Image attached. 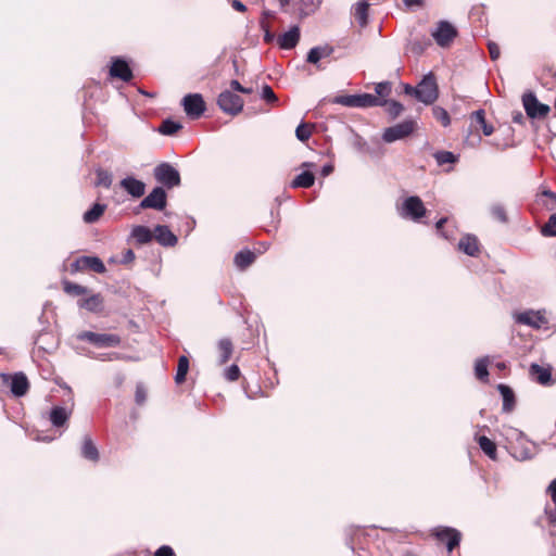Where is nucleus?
<instances>
[{
    "label": "nucleus",
    "instance_id": "4468645a",
    "mask_svg": "<svg viewBox=\"0 0 556 556\" xmlns=\"http://www.w3.org/2000/svg\"><path fill=\"white\" fill-rule=\"evenodd\" d=\"M433 534L439 541L446 543L448 552H452L460 541V533L456 529L448 527L438 528Z\"/></svg>",
    "mask_w": 556,
    "mask_h": 556
},
{
    "label": "nucleus",
    "instance_id": "5701e85b",
    "mask_svg": "<svg viewBox=\"0 0 556 556\" xmlns=\"http://www.w3.org/2000/svg\"><path fill=\"white\" fill-rule=\"evenodd\" d=\"M497 390L500 391L503 397V412L510 413L515 408V394L513 390L503 383L497 386Z\"/></svg>",
    "mask_w": 556,
    "mask_h": 556
},
{
    "label": "nucleus",
    "instance_id": "a18cd8bd",
    "mask_svg": "<svg viewBox=\"0 0 556 556\" xmlns=\"http://www.w3.org/2000/svg\"><path fill=\"white\" fill-rule=\"evenodd\" d=\"M295 136L301 142L307 141L312 136V128L307 124H300L295 129Z\"/></svg>",
    "mask_w": 556,
    "mask_h": 556
},
{
    "label": "nucleus",
    "instance_id": "680f3d73",
    "mask_svg": "<svg viewBox=\"0 0 556 556\" xmlns=\"http://www.w3.org/2000/svg\"><path fill=\"white\" fill-rule=\"evenodd\" d=\"M545 514L547 516L549 523L556 525V507H555V510H552V509L548 510L547 508H545Z\"/></svg>",
    "mask_w": 556,
    "mask_h": 556
},
{
    "label": "nucleus",
    "instance_id": "ddd939ff",
    "mask_svg": "<svg viewBox=\"0 0 556 556\" xmlns=\"http://www.w3.org/2000/svg\"><path fill=\"white\" fill-rule=\"evenodd\" d=\"M110 76L113 78H118L125 83L130 81L134 77L132 71L128 63L122 58H114L112 60Z\"/></svg>",
    "mask_w": 556,
    "mask_h": 556
},
{
    "label": "nucleus",
    "instance_id": "423d86ee",
    "mask_svg": "<svg viewBox=\"0 0 556 556\" xmlns=\"http://www.w3.org/2000/svg\"><path fill=\"white\" fill-rule=\"evenodd\" d=\"M416 129V122L413 119H406L394 126L388 127L382 134V140L387 143H392L397 140H402L410 136Z\"/></svg>",
    "mask_w": 556,
    "mask_h": 556
},
{
    "label": "nucleus",
    "instance_id": "7ed1b4c3",
    "mask_svg": "<svg viewBox=\"0 0 556 556\" xmlns=\"http://www.w3.org/2000/svg\"><path fill=\"white\" fill-rule=\"evenodd\" d=\"M334 103L348 108L382 106V100L370 93L338 96L334 99Z\"/></svg>",
    "mask_w": 556,
    "mask_h": 556
},
{
    "label": "nucleus",
    "instance_id": "ea45409f",
    "mask_svg": "<svg viewBox=\"0 0 556 556\" xmlns=\"http://www.w3.org/2000/svg\"><path fill=\"white\" fill-rule=\"evenodd\" d=\"M382 105H387V112L392 118L397 117L404 111L403 104L395 100H382Z\"/></svg>",
    "mask_w": 556,
    "mask_h": 556
},
{
    "label": "nucleus",
    "instance_id": "9d476101",
    "mask_svg": "<svg viewBox=\"0 0 556 556\" xmlns=\"http://www.w3.org/2000/svg\"><path fill=\"white\" fill-rule=\"evenodd\" d=\"M181 104L187 116L192 119L201 117L206 110L204 99L200 93L186 94L182 98Z\"/></svg>",
    "mask_w": 556,
    "mask_h": 556
},
{
    "label": "nucleus",
    "instance_id": "603ef678",
    "mask_svg": "<svg viewBox=\"0 0 556 556\" xmlns=\"http://www.w3.org/2000/svg\"><path fill=\"white\" fill-rule=\"evenodd\" d=\"M225 377L229 381H236L240 377V369L237 365L232 364L225 372Z\"/></svg>",
    "mask_w": 556,
    "mask_h": 556
},
{
    "label": "nucleus",
    "instance_id": "e2e57ef3",
    "mask_svg": "<svg viewBox=\"0 0 556 556\" xmlns=\"http://www.w3.org/2000/svg\"><path fill=\"white\" fill-rule=\"evenodd\" d=\"M513 122L516 124H523V122H525L523 114L520 111L514 112L513 113Z\"/></svg>",
    "mask_w": 556,
    "mask_h": 556
},
{
    "label": "nucleus",
    "instance_id": "6ab92c4d",
    "mask_svg": "<svg viewBox=\"0 0 556 556\" xmlns=\"http://www.w3.org/2000/svg\"><path fill=\"white\" fill-rule=\"evenodd\" d=\"M29 382L25 374L16 372L11 378L10 389L13 395L21 397L28 391Z\"/></svg>",
    "mask_w": 556,
    "mask_h": 556
},
{
    "label": "nucleus",
    "instance_id": "72a5a7b5",
    "mask_svg": "<svg viewBox=\"0 0 556 556\" xmlns=\"http://www.w3.org/2000/svg\"><path fill=\"white\" fill-rule=\"evenodd\" d=\"M181 128H182V125L179 122L173 121L170 118H166L160 125L159 132L162 135H165V136H173Z\"/></svg>",
    "mask_w": 556,
    "mask_h": 556
},
{
    "label": "nucleus",
    "instance_id": "0eeeda50",
    "mask_svg": "<svg viewBox=\"0 0 556 556\" xmlns=\"http://www.w3.org/2000/svg\"><path fill=\"white\" fill-rule=\"evenodd\" d=\"M426 207L421 199L417 195H410L406 198L399 208V214L402 217L410 218L415 222L419 220L426 215Z\"/></svg>",
    "mask_w": 556,
    "mask_h": 556
},
{
    "label": "nucleus",
    "instance_id": "de8ad7c7",
    "mask_svg": "<svg viewBox=\"0 0 556 556\" xmlns=\"http://www.w3.org/2000/svg\"><path fill=\"white\" fill-rule=\"evenodd\" d=\"M261 96L267 103H276L278 101L275 92L268 85L263 86Z\"/></svg>",
    "mask_w": 556,
    "mask_h": 556
},
{
    "label": "nucleus",
    "instance_id": "f8f14e48",
    "mask_svg": "<svg viewBox=\"0 0 556 556\" xmlns=\"http://www.w3.org/2000/svg\"><path fill=\"white\" fill-rule=\"evenodd\" d=\"M73 270L90 269L97 274L105 273L104 263L98 256H80L72 264Z\"/></svg>",
    "mask_w": 556,
    "mask_h": 556
},
{
    "label": "nucleus",
    "instance_id": "79ce46f5",
    "mask_svg": "<svg viewBox=\"0 0 556 556\" xmlns=\"http://www.w3.org/2000/svg\"><path fill=\"white\" fill-rule=\"evenodd\" d=\"M63 289L67 294L75 296L83 295L88 292V289L86 287L71 281H65Z\"/></svg>",
    "mask_w": 556,
    "mask_h": 556
},
{
    "label": "nucleus",
    "instance_id": "338daca9",
    "mask_svg": "<svg viewBox=\"0 0 556 556\" xmlns=\"http://www.w3.org/2000/svg\"><path fill=\"white\" fill-rule=\"evenodd\" d=\"M333 172V166L331 164H326L321 168V176L327 177Z\"/></svg>",
    "mask_w": 556,
    "mask_h": 556
},
{
    "label": "nucleus",
    "instance_id": "7c9ffc66",
    "mask_svg": "<svg viewBox=\"0 0 556 556\" xmlns=\"http://www.w3.org/2000/svg\"><path fill=\"white\" fill-rule=\"evenodd\" d=\"M105 210L106 204L94 203L90 210L84 213L83 219L86 224H93L99 220Z\"/></svg>",
    "mask_w": 556,
    "mask_h": 556
},
{
    "label": "nucleus",
    "instance_id": "2eb2a0df",
    "mask_svg": "<svg viewBox=\"0 0 556 556\" xmlns=\"http://www.w3.org/2000/svg\"><path fill=\"white\" fill-rule=\"evenodd\" d=\"M515 320L518 324L527 325L532 328L539 329L543 324H546V318L540 313L534 311H526L515 315Z\"/></svg>",
    "mask_w": 556,
    "mask_h": 556
},
{
    "label": "nucleus",
    "instance_id": "aec40b11",
    "mask_svg": "<svg viewBox=\"0 0 556 556\" xmlns=\"http://www.w3.org/2000/svg\"><path fill=\"white\" fill-rule=\"evenodd\" d=\"M458 248L469 256H477L479 253V241L476 236L466 235L460 239Z\"/></svg>",
    "mask_w": 556,
    "mask_h": 556
},
{
    "label": "nucleus",
    "instance_id": "2f4dec72",
    "mask_svg": "<svg viewBox=\"0 0 556 556\" xmlns=\"http://www.w3.org/2000/svg\"><path fill=\"white\" fill-rule=\"evenodd\" d=\"M255 261V254L250 250H242L235 255V264L239 269H245Z\"/></svg>",
    "mask_w": 556,
    "mask_h": 556
},
{
    "label": "nucleus",
    "instance_id": "8fccbe9b",
    "mask_svg": "<svg viewBox=\"0 0 556 556\" xmlns=\"http://www.w3.org/2000/svg\"><path fill=\"white\" fill-rule=\"evenodd\" d=\"M260 25H261L262 30L264 31V37H263L264 41L266 43H271L275 40L276 36H275V34H273L270 31L269 25L264 21H261Z\"/></svg>",
    "mask_w": 556,
    "mask_h": 556
},
{
    "label": "nucleus",
    "instance_id": "393cba45",
    "mask_svg": "<svg viewBox=\"0 0 556 556\" xmlns=\"http://www.w3.org/2000/svg\"><path fill=\"white\" fill-rule=\"evenodd\" d=\"M71 415V412L65 407L55 406L50 412V421L54 427H62L66 424Z\"/></svg>",
    "mask_w": 556,
    "mask_h": 556
},
{
    "label": "nucleus",
    "instance_id": "49530a36",
    "mask_svg": "<svg viewBox=\"0 0 556 556\" xmlns=\"http://www.w3.org/2000/svg\"><path fill=\"white\" fill-rule=\"evenodd\" d=\"M491 215L493 218L497 219L501 223H507V215L504 206L502 204H494L491 206Z\"/></svg>",
    "mask_w": 556,
    "mask_h": 556
},
{
    "label": "nucleus",
    "instance_id": "774afa93",
    "mask_svg": "<svg viewBox=\"0 0 556 556\" xmlns=\"http://www.w3.org/2000/svg\"><path fill=\"white\" fill-rule=\"evenodd\" d=\"M412 51L415 53H421L424 51V47L419 42H413Z\"/></svg>",
    "mask_w": 556,
    "mask_h": 556
},
{
    "label": "nucleus",
    "instance_id": "f704fd0d",
    "mask_svg": "<svg viewBox=\"0 0 556 556\" xmlns=\"http://www.w3.org/2000/svg\"><path fill=\"white\" fill-rule=\"evenodd\" d=\"M321 0H298L301 16H308L320 5Z\"/></svg>",
    "mask_w": 556,
    "mask_h": 556
},
{
    "label": "nucleus",
    "instance_id": "58836bf2",
    "mask_svg": "<svg viewBox=\"0 0 556 556\" xmlns=\"http://www.w3.org/2000/svg\"><path fill=\"white\" fill-rule=\"evenodd\" d=\"M96 174H97L96 186H102L106 189H109L112 186L113 176L110 172L102 169V168H98L96 170Z\"/></svg>",
    "mask_w": 556,
    "mask_h": 556
},
{
    "label": "nucleus",
    "instance_id": "e433bc0d",
    "mask_svg": "<svg viewBox=\"0 0 556 556\" xmlns=\"http://www.w3.org/2000/svg\"><path fill=\"white\" fill-rule=\"evenodd\" d=\"M188 370H189V359L187 356L181 355L178 359L177 372L175 376V382L177 384H180L186 380Z\"/></svg>",
    "mask_w": 556,
    "mask_h": 556
},
{
    "label": "nucleus",
    "instance_id": "a211bd4d",
    "mask_svg": "<svg viewBox=\"0 0 556 556\" xmlns=\"http://www.w3.org/2000/svg\"><path fill=\"white\" fill-rule=\"evenodd\" d=\"M121 187L131 197L140 198L146 192V184L135 177H126L121 180Z\"/></svg>",
    "mask_w": 556,
    "mask_h": 556
},
{
    "label": "nucleus",
    "instance_id": "4d7b16f0",
    "mask_svg": "<svg viewBox=\"0 0 556 556\" xmlns=\"http://www.w3.org/2000/svg\"><path fill=\"white\" fill-rule=\"evenodd\" d=\"M403 3L407 9L421 8L425 4V0H403Z\"/></svg>",
    "mask_w": 556,
    "mask_h": 556
},
{
    "label": "nucleus",
    "instance_id": "37998d69",
    "mask_svg": "<svg viewBox=\"0 0 556 556\" xmlns=\"http://www.w3.org/2000/svg\"><path fill=\"white\" fill-rule=\"evenodd\" d=\"M433 117L442 124V126L447 127L451 124V118L448 112L441 108L434 106L432 109Z\"/></svg>",
    "mask_w": 556,
    "mask_h": 556
},
{
    "label": "nucleus",
    "instance_id": "052dcab7",
    "mask_svg": "<svg viewBox=\"0 0 556 556\" xmlns=\"http://www.w3.org/2000/svg\"><path fill=\"white\" fill-rule=\"evenodd\" d=\"M548 492L551 494V497L556 506V479L553 480L548 486Z\"/></svg>",
    "mask_w": 556,
    "mask_h": 556
},
{
    "label": "nucleus",
    "instance_id": "c9c22d12",
    "mask_svg": "<svg viewBox=\"0 0 556 556\" xmlns=\"http://www.w3.org/2000/svg\"><path fill=\"white\" fill-rule=\"evenodd\" d=\"M478 443L485 455H488L491 459H496V445L492 440L481 435L478 438Z\"/></svg>",
    "mask_w": 556,
    "mask_h": 556
},
{
    "label": "nucleus",
    "instance_id": "6e6552de",
    "mask_svg": "<svg viewBox=\"0 0 556 556\" xmlns=\"http://www.w3.org/2000/svg\"><path fill=\"white\" fill-rule=\"evenodd\" d=\"M219 109L230 115H237L243 110V99L231 90L223 91L217 99Z\"/></svg>",
    "mask_w": 556,
    "mask_h": 556
},
{
    "label": "nucleus",
    "instance_id": "13d9d810",
    "mask_svg": "<svg viewBox=\"0 0 556 556\" xmlns=\"http://www.w3.org/2000/svg\"><path fill=\"white\" fill-rule=\"evenodd\" d=\"M135 260V253L132 250H126L123 254V257L121 260L122 264H129Z\"/></svg>",
    "mask_w": 556,
    "mask_h": 556
},
{
    "label": "nucleus",
    "instance_id": "3c124183",
    "mask_svg": "<svg viewBox=\"0 0 556 556\" xmlns=\"http://www.w3.org/2000/svg\"><path fill=\"white\" fill-rule=\"evenodd\" d=\"M94 358L105 362V361L124 359L125 356L121 353L112 352V353H105V354H98L97 356H94Z\"/></svg>",
    "mask_w": 556,
    "mask_h": 556
},
{
    "label": "nucleus",
    "instance_id": "f3484780",
    "mask_svg": "<svg viewBox=\"0 0 556 556\" xmlns=\"http://www.w3.org/2000/svg\"><path fill=\"white\" fill-rule=\"evenodd\" d=\"M300 27L294 25L288 31L280 35L277 39L279 48L290 50L296 47L300 40Z\"/></svg>",
    "mask_w": 556,
    "mask_h": 556
},
{
    "label": "nucleus",
    "instance_id": "1a4fd4ad",
    "mask_svg": "<svg viewBox=\"0 0 556 556\" xmlns=\"http://www.w3.org/2000/svg\"><path fill=\"white\" fill-rule=\"evenodd\" d=\"M431 36L438 46L447 48L456 38L457 29L450 22L440 21L437 27L431 31Z\"/></svg>",
    "mask_w": 556,
    "mask_h": 556
},
{
    "label": "nucleus",
    "instance_id": "cd10ccee",
    "mask_svg": "<svg viewBox=\"0 0 556 556\" xmlns=\"http://www.w3.org/2000/svg\"><path fill=\"white\" fill-rule=\"evenodd\" d=\"M81 456L91 462L99 460V451L90 437L86 435L81 445Z\"/></svg>",
    "mask_w": 556,
    "mask_h": 556
},
{
    "label": "nucleus",
    "instance_id": "473e14b6",
    "mask_svg": "<svg viewBox=\"0 0 556 556\" xmlns=\"http://www.w3.org/2000/svg\"><path fill=\"white\" fill-rule=\"evenodd\" d=\"M368 8L369 4L366 1H359L354 7V16L361 26H365L368 22Z\"/></svg>",
    "mask_w": 556,
    "mask_h": 556
},
{
    "label": "nucleus",
    "instance_id": "39448f33",
    "mask_svg": "<svg viewBox=\"0 0 556 556\" xmlns=\"http://www.w3.org/2000/svg\"><path fill=\"white\" fill-rule=\"evenodd\" d=\"M154 178L157 182L172 189L178 187L181 182L179 172L169 163H161L153 169Z\"/></svg>",
    "mask_w": 556,
    "mask_h": 556
},
{
    "label": "nucleus",
    "instance_id": "a878e982",
    "mask_svg": "<svg viewBox=\"0 0 556 556\" xmlns=\"http://www.w3.org/2000/svg\"><path fill=\"white\" fill-rule=\"evenodd\" d=\"M217 346H218V351H219L218 363H219V365H224L230 359V357L232 355L233 344L230 339L223 338L218 341Z\"/></svg>",
    "mask_w": 556,
    "mask_h": 556
},
{
    "label": "nucleus",
    "instance_id": "c03bdc74",
    "mask_svg": "<svg viewBox=\"0 0 556 556\" xmlns=\"http://www.w3.org/2000/svg\"><path fill=\"white\" fill-rule=\"evenodd\" d=\"M541 233L545 237H556V213L552 214L542 227Z\"/></svg>",
    "mask_w": 556,
    "mask_h": 556
},
{
    "label": "nucleus",
    "instance_id": "69168bd1",
    "mask_svg": "<svg viewBox=\"0 0 556 556\" xmlns=\"http://www.w3.org/2000/svg\"><path fill=\"white\" fill-rule=\"evenodd\" d=\"M230 88L232 91H237V92H240L241 90H243V86L236 79H232L230 81Z\"/></svg>",
    "mask_w": 556,
    "mask_h": 556
},
{
    "label": "nucleus",
    "instance_id": "f257e3e1",
    "mask_svg": "<svg viewBox=\"0 0 556 556\" xmlns=\"http://www.w3.org/2000/svg\"><path fill=\"white\" fill-rule=\"evenodd\" d=\"M439 97V89L435 76L432 73L427 74L417 85L415 98L426 105L432 104Z\"/></svg>",
    "mask_w": 556,
    "mask_h": 556
},
{
    "label": "nucleus",
    "instance_id": "9b49d317",
    "mask_svg": "<svg viewBox=\"0 0 556 556\" xmlns=\"http://www.w3.org/2000/svg\"><path fill=\"white\" fill-rule=\"evenodd\" d=\"M167 194L162 187H155L139 204L140 208L162 211L166 207Z\"/></svg>",
    "mask_w": 556,
    "mask_h": 556
},
{
    "label": "nucleus",
    "instance_id": "bb28decb",
    "mask_svg": "<svg viewBox=\"0 0 556 556\" xmlns=\"http://www.w3.org/2000/svg\"><path fill=\"white\" fill-rule=\"evenodd\" d=\"M131 238L139 244H147L152 241L153 232L146 226H135L131 230Z\"/></svg>",
    "mask_w": 556,
    "mask_h": 556
},
{
    "label": "nucleus",
    "instance_id": "0e129e2a",
    "mask_svg": "<svg viewBox=\"0 0 556 556\" xmlns=\"http://www.w3.org/2000/svg\"><path fill=\"white\" fill-rule=\"evenodd\" d=\"M354 146L358 149V150H363L366 146V141L364 140V138H362L361 136L358 135H355V141H354Z\"/></svg>",
    "mask_w": 556,
    "mask_h": 556
},
{
    "label": "nucleus",
    "instance_id": "c85d7f7f",
    "mask_svg": "<svg viewBox=\"0 0 556 556\" xmlns=\"http://www.w3.org/2000/svg\"><path fill=\"white\" fill-rule=\"evenodd\" d=\"M530 374L534 378V380L541 384H547L552 380L551 370L538 364H532L530 366Z\"/></svg>",
    "mask_w": 556,
    "mask_h": 556
},
{
    "label": "nucleus",
    "instance_id": "6e6d98bb",
    "mask_svg": "<svg viewBox=\"0 0 556 556\" xmlns=\"http://www.w3.org/2000/svg\"><path fill=\"white\" fill-rule=\"evenodd\" d=\"M489 53L493 61L500 58V47L495 42L488 43Z\"/></svg>",
    "mask_w": 556,
    "mask_h": 556
},
{
    "label": "nucleus",
    "instance_id": "dca6fc26",
    "mask_svg": "<svg viewBox=\"0 0 556 556\" xmlns=\"http://www.w3.org/2000/svg\"><path fill=\"white\" fill-rule=\"evenodd\" d=\"M153 238L163 247H175L178 238L165 225H157L153 231Z\"/></svg>",
    "mask_w": 556,
    "mask_h": 556
},
{
    "label": "nucleus",
    "instance_id": "5fc2aeb1",
    "mask_svg": "<svg viewBox=\"0 0 556 556\" xmlns=\"http://www.w3.org/2000/svg\"><path fill=\"white\" fill-rule=\"evenodd\" d=\"M154 556H175V553L170 546L163 545L156 549Z\"/></svg>",
    "mask_w": 556,
    "mask_h": 556
},
{
    "label": "nucleus",
    "instance_id": "bf43d9fd",
    "mask_svg": "<svg viewBox=\"0 0 556 556\" xmlns=\"http://www.w3.org/2000/svg\"><path fill=\"white\" fill-rule=\"evenodd\" d=\"M231 7L238 11V12H245L247 11V7L243 2H241L240 0H233L231 2Z\"/></svg>",
    "mask_w": 556,
    "mask_h": 556
},
{
    "label": "nucleus",
    "instance_id": "b1692460",
    "mask_svg": "<svg viewBox=\"0 0 556 556\" xmlns=\"http://www.w3.org/2000/svg\"><path fill=\"white\" fill-rule=\"evenodd\" d=\"M471 124L481 127L484 136H491L494 131L492 125H489L485 121L484 110H477L470 115Z\"/></svg>",
    "mask_w": 556,
    "mask_h": 556
},
{
    "label": "nucleus",
    "instance_id": "4c0bfd02",
    "mask_svg": "<svg viewBox=\"0 0 556 556\" xmlns=\"http://www.w3.org/2000/svg\"><path fill=\"white\" fill-rule=\"evenodd\" d=\"M488 363H489L488 357L479 358L476 362L475 374H476V377L481 381H486L489 378Z\"/></svg>",
    "mask_w": 556,
    "mask_h": 556
},
{
    "label": "nucleus",
    "instance_id": "a19ab883",
    "mask_svg": "<svg viewBox=\"0 0 556 556\" xmlns=\"http://www.w3.org/2000/svg\"><path fill=\"white\" fill-rule=\"evenodd\" d=\"M438 165L453 164L457 162V155L450 151H439L433 154Z\"/></svg>",
    "mask_w": 556,
    "mask_h": 556
},
{
    "label": "nucleus",
    "instance_id": "412c9836",
    "mask_svg": "<svg viewBox=\"0 0 556 556\" xmlns=\"http://www.w3.org/2000/svg\"><path fill=\"white\" fill-rule=\"evenodd\" d=\"M333 52V48L325 45L312 48L306 56V61L311 64H317L323 58L330 56Z\"/></svg>",
    "mask_w": 556,
    "mask_h": 556
},
{
    "label": "nucleus",
    "instance_id": "864d4df0",
    "mask_svg": "<svg viewBox=\"0 0 556 556\" xmlns=\"http://www.w3.org/2000/svg\"><path fill=\"white\" fill-rule=\"evenodd\" d=\"M146 399H147V392H146L144 388L142 386L138 384L136 388V393H135L136 403L138 405H142L146 402Z\"/></svg>",
    "mask_w": 556,
    "mask_h": 556
},
{
    "label": "nucleus",
    "instance_id": "09e8293b",
    "mask_svg": "<svg viewBox=\"0 0 556 556\" xmlns=\"http://www.w3.org/2000/svg\"><path fill=\"white\" fill-rule=\"evenodd\" d=\"M375 91L379 97H388L391 92V84L389 81L378 83L375 87Z\"/></svg>",
    "mask_w": 556,
    "mask_h": 556
},
{
    "label": "nucleus",
    "instance_id": "f03ea898",
    "mask_svg": "<svg viewBox=\"0 0 556 556\" xmlns=\"http://www.w3.org/2000/svg\"><path fill=\"white\" fill-rule=\"evenodd\" d=\"M77 340L86 341L99 349L115 348L122 342L116 333H98L93 331H81L76 336Z\"/></svg>",
    "mask_w": 556,
    "mask_h": 556
},
{
    "label": "nucleus",
    "instance_id": "4be33fe9",
    "mask_svg": "<svg viewBox=\"0 0 556 556\" xmlns=\"http://www.w3.org/2000/svg\"><path fill=\"white\" fill-rule=\"evenodd\" d=\"M78 306L92 313L101 312L103 308V298L100 294H92L89 298L79 300Z\"/></svg>",
    "mask_w": 556,
    "mask_h": 556
},
{
    "label": "nucleus",
    "instance_id": "20e7f679",
    "mask_svg": "<svg viewBox=\"0 0 556 556\" xmlns=\"http://www.w3.org/2000/svg\"><path fill=\"white\" fill-rule=\"evenodd\" d=\"M521 101L527 116L531 119H543L551 112L549 105L540 102L532 91H526Z\"/></svg>",
    "mask_w": 556,
    "mask_h": 556
},
{
    "label": "nucleus",
    "instance_id": "c756f323",
    "mask_svg": "<svg viewBox=\"0 0 556 556\" xmlns=\"http://www.w3.org/2000/svg\"><path fill=\"white\" fill-rule=\"evenodd\" d=\"M315 182V176L312 172L305 170L299 174L290 184V187L293 189L298 188H309Z\"/></svg>",
    "mask_w": 556,
    "mask_h": 556
}]
</instances>
